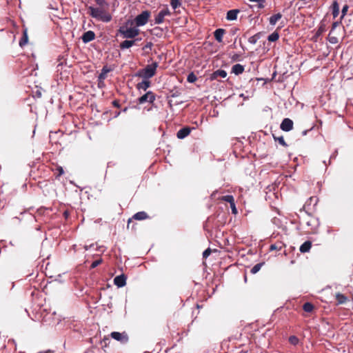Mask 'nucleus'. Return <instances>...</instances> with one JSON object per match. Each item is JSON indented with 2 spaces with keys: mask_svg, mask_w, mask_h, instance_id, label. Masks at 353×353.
Segmentation results:
<instances>
[{
  "mask_svg": "<svg viewBox=\"0 0 353 353\" xmlns=\"http://www.w3.org/2000/svg\"><path fill=\"white\" fill-rule=\"evenodd\" d=\"M282 14L281 13H277L270 17V23L271 25H275L276 22L281 19Z\"/></svg>",
  "mask_w": 353,
  "mask_h": 353,
  "instance_id": "nucleus-25",
  "label": "nucleus"
},
{
  "mask_svg": "<svg viewBox=\"0 0 353 353\" xmlns=\"http://www.w3.org/2000/svg\"><path fill=\"white\" fill-rule=\"evenodd\" d=\"M227 76V72L223 70H217L212 74V77L216 79L217 77L225 78Z\"/></svg>",
  "mask_w": 353,
  "mask_h": 353,
  "instance_id": "nucleus-23",
  "label": "nucleus"
},
{
  "mask_svg": "<svg viewBox=\"0 0 353 353\" xmlns=\"http://www.w3.org/2000/svg\"><path fill=\"white\" fill-rule=\"evenodd\" d=\"M314 309V305L310 302H306L303 305V310L305 312L312 313Z\"/></svg>",
  "mask_w": 353,
  "mask_h": 353,
  "instance_id": "nucleus-21",
  "label": "nucleus"
},
{
  "mask_svg": "<svg viewBox=\"0 0 353 353\" xmlns=\"http://www.w3.org/2000/svg\"><path fill=\"white\" fill-rule=\"evenodd\" d=\"M171 12L166 7L165 8L161 10L154 17V23L161 24L163 23L165 20V17L170 16Z\"/></svg>",
  "mask_w": 353,
  "mask_h": 353,
  "instance_id": "nucleus-7",
  "label": "nucleus"
},
{
  "mask_svg": "<svg viewBox=\"0 0 353 353\" xmlns=\"http://www.w3.org/2000/svg\"><path fill=\"white\" fill-rule=\"evenodd\" d=\"M323 31V29H321V28L319 29L318 30V33L320 34L321 32Z\"/></svg>",
  "mask_w": 353,
  "mask_h": 353,
  "instance_id": "nucleus-51",
  "label": "nucleus"
},
{
  "mask_svg": "<svg viewBox=\"0 0 353 353\" xmlns=\"http://www.w3.org/2000/svg\"><path fill=\"white\" fill-rule=\"evenodd\" d=\"M279 34L277 32H274L271 34H270L268 37V40L271 42L276 41L279 39Z\"/></svg>",
  "mask_w": 353,
  "mask_h": 353,
  "instance_id": "nucleus-30",
  "label": "nucleus"
},
{
  "mask_svg": "<svg viewBox=\"0 0 353 353\" xmlns=\"http://www.w3.org/2000/svg\"><path fill=\"white\" fill-rule=\"evenodd\" d=\"M331 34H332V32H330L329 34V38H328L330 43H331L332 44L337 43L339 42L338 38L334 36H331Z\"/></svg>",
  "mask_w": 353,
  "mask_h": 353,
  "instance_id": "nucleus-37",
  "label": "nucleus"
},
{
  "mask_svg": "<svg viewBox=\"0 0 353 353\" xmlns=\"http://www.w3.org/2000/svg\"><path fill=\"white\" fill-rule=\"evenodd\" d=\"M249 1H252V2H256V3H258L259 1L265 2V0H249Z\"/></svg>",
  "mask_w": 353,
  "mask_h": 353,
  "instance_id": "nucleus-49",
  "label": "nucleus"
},
{
  "mask_svg": "<svg viewBox=\"0 0 353 353\" xmlns=\"http://www.w3.org/2000/svg\"><path fill=\"white\" fill-rule=\"evenodd\" d=\"M243 71H244V66L239 63L234 65L232 68V72L235 74L236 75L242 74L243 72Z\"/></svg>",
  "mask_w": 353,
  "mask_h": 353,
  "instance_id": "nucleus-17",
  "label": "nucleus"
},
{
  "mask_svg": "<svg viewBox=\"0 0 353 353\" xmlns=\"http://www.w3.org/2000/svg\"><path fill=\"white\" fill-rule=\"evenodd\" d=\"M110 71H112V69L108 67V65H104L101 69V72L99 74L98 78L105 80L107 77V74Z\"/></svg>",
  "mask_w": 353,
  "mask_h": 353,
  "instance_id": "nucleus-19",
  "label": "nucleus"
},
{
  "mask_svg": "<svg viewBox=\"0 0 353 353\" xmlns=\"http://www.w3.org/2000/svg\"><path fill=\"white\" fill-rule=\"evenodd\" d=\"M239 56L238 54H234L233 57H232V60L234 61H238L239 60Z\"/></svg>",
  "mask_w": 353,
  "mask_h": 353,
  "instance_id": "nucleus-48",
  "label": "nucleus"
},
{
  "mask_svg": "<svg viewBox=\"0 0 353 353\" xmlns=\"http://www.w3.org/2000/svg\"><path fill=\"white\" fill-rule=\"evenodd\" d=\"M152 45H153V44H152V43H151V42H148V43H147V44H146V45L143 48V50H145V49H148V48L151 49V48H152Z\"/></svg>",
  "mask_w": 353,
  "mask_h": 353,
  "instance_id": "nucleus-45",
  "label": "nucleus"
},
{
  "mask_svg": "<svg viewBox=\"0 0 353 353\" xmlns=\"http://www.w3.org/2000/svg\"><path fill=\"white\" fill-rule=\"evenodd\" d=\"M265 2L259 1L258 2V7L259 8H263L265 7Z\"/></svg>",
  "mask_w": 353,
  "mask_h": 353,
  "instance_id": "nucleus-47",
  "label": "nucleus"
},
{
  "mask_svg": "<svg viewBox=\"0 0 353 353\" xmlns=\"http://www.w3.org/2000/svg\"><path fill=\"white\" fill-rule=\"evenodd\" d=\"M211 252H212V251H211L210 248L206 249L203 252V259H207L210 255Z\"/></svg>",
  "mask_w": 353,
  "mask_h": 353,
  "instance_id": "nucleus-40",
  "label": "nucleus"
},
{
  "mask_svg": "<svg viewBox=\"0 0 353 353\" xmlns=\"http://www.w3.org/2000/svg\"><path fill=\"white\" fill-rule=\"evenodd\" d=\"M261 32H258L254 35L250 37L248 39V41L252 44H256L258 40L261 38Z\"/></svg>",
  "mask_w": 353,
  "mask_h": 353,
  "instance_id": "nucleus-29",
  "label": "nucleus"
},
{
  "mask_svg": "<svg viewBox=\"0 0 353 353\" xmlns=\"http://www.w3.org/2000/svg\"><path fill=\"white\" fill-rule=\"evenodd\" d=\"M348 10V6L347 5H345L343 7V9H342V16H341V18L343 17L345 14H346V12Z\"/></svg>",
  "mask_w": 353,
  "mask_h": 353,
  "instance_id": "nucleus-43",
  "label": "nucleus"
},
{
  "mask_svg": "<svg viewBox=\"0 0 353 353\" xmlns=\"http://www.w3.org/2000/svg\"><path fill=\"white\" fill-rule=\"evenodd\" d=\"M112 104L114 107L115 108H119L121 107V105L119 103V100H114L112 102Z\"/></svg>",
  "mask_w": 353,
  "mask_h": 353,
  "instance_id": "nucleus-44",
  "label": "nucleus"
},
{
  "mask_svg": "<svg viewBox=\"0 0 353 353\" xmlns=\"http://www.w3.org/2000/svg\"><path fill=\"white\" fill-rule=\"evenodd\" d=\"M110 336L119 341L121 344H126L129 341V336L126 332H112L110 333Z\"/></svg>",
  "mask_w": 353,
  "mask_h": 353,
  "instance_id": "nucleus-5",
  "label": "nucleus"
},
{
  "mask_svg": "<svg viewBox=\"0 0 353 353\" xmlns=\"http://www.w3.org/2000/svg\"><path fill=\"white\" fill-rule=\"evenodd\" d=\"M95 33L92 30L85 32L81 37L83 43H87L93 41L95 39Z\"/></svg>",
  "mask_w": 353,
  "mask_h": 353,
  "instance_id": "nucleus-9",
  "label": "nucleus"
},
{
  "mask_svg": "<svg viewBox=\"0 0 353 353\" xmlns=\"http://www.w3.org/2000/svg\"><path fill=\"white\" fill-rule=\"evenodd\" d=\"M28 36L27 30L24 29L23 31V36L19 41V46L21 48H23L28 43Z\"/></svg>",
  "mask_w": 353,
  "mask_h": 353,
  "instance_id": "nucleus-20",
  "label": "nucleus"
},
{
  "mask_svg": "<svg viewBox=\"0 0 353 353\" xmlns=\"http://www.w3.org/2000/svg\"><path fill=\"white\" fill-rule=\"evenodd\" d=\"M272 137L275 141H278L279 144L283 145V147L287 148L288 145L286 143L285 141L284 140V138L283 136L277 137L276 134H273Z\"/></svg>",
  "mask_w": 353,
  "mask_h": 353,
  "instance_id": "nucleus-24",
  "label": "nucleus"
},
{
  "mask_svg": "<svg viewBox=\"0 0 353 353\" xmlns=\"http://www.w3.org/2000/svg\"><path fill=\"white\" fill-rule=\"evenodd\" d=\"M150 17V12L148 10H145L143 11L141 14H138L132 21L137 27L143 26L148 23Z\"/></svg>",
  "mask_w": 353,
  "mask_h": 353,
  "instance_id": "nucleus-4",
  "label": "nucleus"
},
{
  "mask_svg": "<svg viewBox=\"0 0 353 353\" xmlns=\"http://www.w3.org/2000/svg\"><path fill=\"white\" fill-rule=\"evenodd\" d=\"M19 353H25V352H23V351H19Z\"/></svg>",
  "mask_w": 353,
  "mask_h": 353,
  "instance_id": "nucleus-55",
  "label": "nucleus"
},
{
  "mask_svg": "<svg viewBox=\"0 0 353 353\" xmlns=\"http://www.w3.org/2000/svg\"><path fill=\"white\" fill-rule=\"evenodd\" d=\"M197 80L196 76L194 74L193 72L189 73L187 77V81L189 83H194Z\"/></svg>",
  "mask_w": 353,
  "mask_h": 353,
  "instance_id": "nucleus-33",
  "label": "nucleus"
},
{
  "mask_svg": "<svg viewBox=\"0 0 353 353\" xmlns=\"http://www.w3.org/2000/svg\"><path fill=\"white\" fill-rule=\"evenodd\" d=\"M221 200L229 203L230 204L234 201V199L232 195H225L221 197Z\"/></svg>",
  "mask_w": 353,
  "mask_h": 353,
  "instance_id": "nucleus-34",
  "label": "nucleus"
},
{
  "mask_svg": "<svg viewBox=\"0 0 353 353\" xmlns=\"http://www.w3.org/2000/svg\"><path fill=\"white\" fill-rule=\"evenodd\" d=\"M158 67V63L154 62L150 65H146V67L142 70L138 71L136 76L142 77L145 79H148L154 77L156 74V70Z\"/></svg>",
  "mask_w": 353,
  "mask_h": 353,
  "instance_id": "nucleus-3",
  "label": "nucleus"
},
{
  "mask_svg": "<svg viewBox=\"0 0 353 353\" xmlns=\"http://www.w3.org/2000/svg\"><path fill=\"white\" fill-rule=\"evenodd\" d=\"M97 5H99L101 8H102L105 4H106L105 0H95Z\"/></svg>",
  "mask_w": 353,
  "mask_h": 353,
  "instance_id": "nucleus-42",
  "label": "nucleus"
},
{
  "mask_svg": "<svg viewBox=\"0 0 353 353\" xmlns=\"http://www.w3.org/2000/svg\"><path fill=\"white\" fill-rule=\"evenodd\" d=\"M239 12H240V10L238 9L230 10L228 11V12H227L226 19L228 21L236 20L237 19V14Z\"/></svg>",
  "mask_w": 353,
  "mask_h": 353,
  "instance_id": "nucleus-13",
  "label": "nucleus"
},
{
  "mask_svg": "<svg viewBox=\"0 0 353 353\" xmlns=\"http://www.w3.org/2000/svg\"><path fill=\"white\" fill-rule=\"evenodd\" d=\"M293 121L290 119L285 118L284 119L280 125V128L282 130L285 132H289L293 128Z\"/></svg>",
  "mask_w": 353,
  "mask_h": 353,
  "instance_id": "nucleus-8",
  "label": "nucleus"
},
{
  "mask_svg": "<svg viewBox=\"0 0 353 353\" xmlns=\"http://www.w3.org/2000/svg\"><path fill=\"white\" fill-rule=\"evenodd\" d=\"M312 248V242L310 241H305L299 248L301 253H305L310 251Z\"/></svg>",
  "mask_w": 353,
  "mask_h": 353,
  "instance_id": "nucleus-16",
  "label": "nucleus"
},
{
  "mask_svg": "<svg viewBox=\"0 0 353 353\" xmlns=\"http://www.w3.org/2000/svg\"><path fill=\"white\" fill-rule=\"evenodd\" d=\"M101 263H102L101 259L96 260L91 263L90 268L94 269V268H97L98 265H99Z\"/></svg>",
  "mask_w": 353,
  "mask_h": 353,
  "instance_id": "nucleus-38",
  "label": "nucleus"
},
{
  "mask_svg": "<svg viewBox=\"0 0 353 353\" xmlns=\"http://www.w3.org/2000/svg\"><path fill=\"white\" fill-rule=\"evenodd\" d=\"M264 265V263H259L256 264L252 267V268L250 270V272L253 274L257 273L261 268V267Z\"/></svg>",
  "mask_w": 353,
  "mask_h": 353,
  "instance_id": "nucleus-31",
  "label": "nucleus"
},
{
  "mask_svg": "<svg viewBox=\"0 0 353 353\" xmlns=\"http://www.w3.org/2000/svg\"><path fill=\"white\" fill-rule=\"evenodd\" d=\"M88 14L92 17L103 22H110L112 20L110 13L103 8H88Z\"/></svg>",
  "mask_w": 353,
  "mask_h": 353,
  "instance_id": "nucleus-2",
  "label": "nucleus"
},
{
  "mask_svg": "<svg viewBox=\"0 0 353 353\" xmlns=\"http://www.w3.org/2000/svg\"><path fill=\"white\" fill-rule=\"evenodd\" d=\"M148 217L149 216L145 212L141 211L134 214L132 216V219L138 221H142L148 219Z\"/></svg>",
  "mask_w": 353,
  "mask_h": 353,
  "instance_id": "nucleus-18",
  "label": "nucleus"
},
{
  "mask_svg": "<svg viewBox=\"0 0 353 353\" xmlns=\"http://www.w3.org/2000/svg\"><path fill=\"white\" fill-rule=\"evenodd\" d=\"M63 215L65 218H68V216H69V212L68 211H65L63 212Z\"/></svg>",
  "mask_w": 353,
  "mask_h": 353,
  "instance_id": "nucleus-50",
  "label": "nucleus"
},
{
  "mask_svg": "<svg viewBox=\"0 0 353 353\" xmlns=\"http://www.w3.org/2000/svg\"><path fill=\"white\" fill-rule=\"evenodd\" d=\"M97 81H98V83H97V85H98V88H105V82H104V79H99V78H98Z\"/></svg>",
  "mask_w": 353,
  "mask_h": 353,
  "instance_id": "nucleus-39",
  "label": "nucleus"
},
{
  "mask_svg": "<svg viewBox=\"0 0 353 353\" xmlns=\"http://www.w3.org/2000/svg\"><path fill=\"white\" fill-rule=\"evenodd\" d=\"M225 33V30L224 29L219 28V29L216 30L214 32V36L215 39L219 43L222 42L223 37Z\"/></svg>",
  "mask_w": 353,
  "mask_h": 353,
  "instance_id": "nucleus-14",
  "label": "nucleus"
},
{
  "mask_svg": "<svg viewBox=\"0 0 353 353\" xmlns=\"http://www.w3.org/2000/svg\"><path fill=\"white\" fill-rule=\"evenodd\" d=\"M151 85V82L149 80H143L141 82L137 83V88L138 90H142L146 91Z\"/></svg>",
  "mask_w": 353,
  "mask_h": 353,
  "instance_id": "nucleus-15",
  "label": "nucleus"
},
{
  "mask_svg": "<svg viewBox=\"0 0 353 353\" xmlns=\"http://www.w3.org/2000/svg\"><path fill=\"white\" fill-rule=\"evenodd\" d=\"M131 222V219H130L128 221V227L129 226L130 223Z\"/></svg>",
  "mask_w": 353,
  "mask_h": 353,
  "instance_id": "nucleus-52",
  "label": "nucleus"
},
{
  "mask_svg": "<svg viewBox=\"0 0 353 353\" xmlns=\"http://www.w3.org/2000/svg\"><path fill=\"white\" fill-rule=\"evenodd\" d=\"M156 99V94L152 91H148L143 96L137 99L139 104H143L145 103H153Z\"/></svg>",
  "mask_w": 353,
  "mask_h": 353,
  "instance_id": "nucleus-6",
  "label": "nucleus"
},
{
  "mask_svg": "<svg viewBox=\"0 0 353 353\" xmlns=\"http://www.w3.org/2000/svg\"><path fill=\"white\" fill-rule=\"evenodd\" d=\"M64 171L61 166L57 165L55 168V177L57 179L59 176H61L62 174H63Z\"/></svg>",
  "mask_w": 353,
  "mask_h": 353,
  "instance_id": "nucleus-32",
  "label": "nucleus"
},
{
  "mask_svg": "<svg viewBox=\"0 0 353 353\" xmlns=\"http://www.w3.org/2000/svg\"><path fill=\"white\" fill-rule=\"evenodd\" d=\"M134 22L132 20H128L125 23L121 26L118 32L125 39H134L140 33L137 27H132Z\"/></svg>",
  "mask_w": 353,
  "mask_h": 353,
  "instance_id": "nucleus-1",
  "label": "nucleus"
},
{
  "mask_svg": "<svg viewBox=\"0 0 353 353\" xmlns=\"http://www.w3.org/2000/svg\"><path fill=\"white\" fill-rule=\"evenodd\" d=\"M110 335L105 336L103 339L101 341L100 344L101 345L102 349L105 351V348L107 347L110 343Z\"/></svg>",
  "mask_w": 353,
  "mask_h": 353,
  "instance_id": "nucleus-27",
  "label": "nucleus"
},
{
  "mask_svg": "<svg viewBox=\"0 0 353 353\" xmlns=\"http://www.w3.org/2000/svg\"><path fill=\"white\" fill-rule=\"evenodd\" d=\"M141 41V39H134L133 40H125L122 41L119 47L121 50L130 48L132 46L135 45L137 41Z\"/></svg>",
  "mask_w": 353,
  "mask_h": 353,
  "instance_id": "nucleus-10",
  "label": "nucleus"
},
{
  "mask_svg": "<svg viewBox=\"0 0 353 353\" xmlns=\"http://www.w3.org/2000/svg\"><path fill=\"white\" fill-rule=\"evenodd\" d=\"M336 299L339 304H343L347 300V297L344 294L340 293L336 294Z\"/></svg>",
  "mask_w": 353,
  "mask_h": 353,
  "instance_id": "nucleus-28",
  "label": "nucleus"
},
{
  "mask_svg": "<svg viewBox=\"0 0 353 353\" xmlns=\"http://www.w3.org/2000/svg\"><path fill=\"white\" fill-rule=\"evenodd\" d=\"M299 341V340L296 336H290L289 337V342L292 345H296L298 344Z\"/></svg>",
  "mask_w": 353,
  "mask_h": 353,
  "instance_id": "nucleus-36",
  "label": "nucleus"
},
{
  "mask_svg": "<svg viewBox=\"0 0 353 353\" xmlns=\"http://www.w3.org/2000/svg\"><path fill=\"white\" fill-rule=\"evenodd\" d=\"M176 96H177V94H172V97H176Z\"/></svg>",
  "mask_w": 353,
  "mask_h": 353,
  "instance_id": "nucleus-54",
  "label": "nucleus"
},
{
  "mask_svg": "<svg viewBox=\"0 0 353 353\" xmlns=\"http://www.w3.org/2000/svg\"><path fill=\"white\" fill-rule=\"evenodd\" d=\"M191 130L188 127H185L181 129H180L177 133L176 137L178 139H182L186 137L190 133Z\"/></svg>",
  "mask_w": 353,
  "mask_h": 353,
  "instance_id": "nucleus-12",
  "label": "nucleus"
},
{
  "mask_svg": "<svg viewBox=\"0 0 353 353\" xmlns=\"http://www.w3.org/2000/svg\"><path fill=\"white\" fill-rule=\"evenodd\" d=\"M230 208H231L232 214H236L238 212H237V209L236 208L234 201L233 203H230Z\"/></svg>",
  "mask_w": 353,
  "mask_h": 353,
  "instance_id": "nucleus-41",
  "label": "nucleus"
},
{
  "mask_svg": "<svg viewBox=\"0 0 353 353\" xmlns=\"http://www.w3.org/2000/svg\"><path fill=\"white\" fill-rule=\"evenodd\" d=\"M284 247H285V245H284V243L283 242L277 241L275 243L272 244L270 246V251H273V250H278V251H279V250H281Z\"/></svg>",
  "mask_w": 353,
  "mask_h": 353,
  "instance_id": "nucleus-22",
  "label": "nucleus"
},
{
  "mask_svg": "<svg viewBox=\"0 0 353 353\" xmlns=\"http://www.w3.org/2000/svg\"><path fill=\"white\" fill-rule=\"evenodd\" d=\"M339 14V3L336 1H334L332 4V14L333 17L335 18Z\"/></svg>",
  "mask_w": 353,
  "mask_h": 353,
  "instance_id": "nucleus-26",
  "label": "nucleus"
},
{
  "mask_svg": "<svg viewBox=\"0 0 353 353\" xmlns=\"http://www.w3.org/2000/svg\"><path fill=\"white\" fill-rule=\"evenodd\" d=\"M127 110H128V108H125L123 110V112H126V111H127Z\"/></svg>",
  "mask_w": 353,
  "mask_h": 353,
  "instance_id": "nucleus-53",
  "label": "nucleus"
},
{
  "mask_svg": "<svg viewBox=\"0 0 353 353\" xmlns=\"http://www.w3.org/2000/svg\"><path fill=\"white\" fill-rule=\"evenodd\" d=\"M120 112H117V116L119 115Z\"/></svg>",
  "mask_w": 353,
  "mask_h": 353,
  "instance_id": "nucleus-56",
  "label": "nucleus"
},
{
  "mask_svg": "<svg viewBox=\"0 0 353 353\" xmlns=\"http://www.w3.org/2000/svg\"><path fill=\"white\" fill-rule=\"evenodd\" d=\"M339 25V23L336 21L332 23L331 32Z\"/></svg>",
  "mask_w": 353,
  "mask_h": 353,
  "instance_id": "nucleus-46",
  "label": "nucleus"
},
{
  "mask_svg": "<svg viewBox=\"0 0 353 353\" xmlns=\"http://www.w3.org/2000/svg\"><path fill=\"white\" fill-rule=\"evenodd\" d=\"M170 5L175 10L181 6V3L180 0H170Z\"/></svg>",
  "mask_w": 353,
  "mask_h": 353,
  "instance_id": "nucleus-35",
  "label": "nucleus"
},
{
  "mask_svg": "<svg viewBox=\"0 0 353 353\" xmlns=\"http://www.w3.org/2000/svg\"><path fill=\"white\" fill-rule=\"evenodd\" d=\"M114 283L119 288L123 287L126 284V276L124 274L117 276L114 279Z\"/></svg>",
  "mask_w": 353,
  "mask_h": 353,
  "instance_id": "nucleus-11",
  "label": "nucleus"
}]
</instances>
